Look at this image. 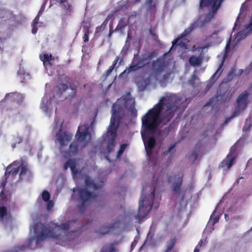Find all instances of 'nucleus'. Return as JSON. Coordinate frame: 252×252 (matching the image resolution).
Masks as SVG:
<instances>
[{
	"label": "nucleus",
	"instance_id": "obj_23",
	"mask_svg": "<svg viewBox=\"0 0 252 252\" xmlns=\"http://www.w3.org/2000/svg\"><path fill=\"white\" fill-rule=\"evenodd\" d=\"M142 136L143 138V141L146 148L153 149L155 146L156 141L153 136L144 137L143 132H142Z\"/></svg>",
	"mask_w": 252,
	"mask_h": 252
},
{
	"label": "nucleus",
	"instance_id": "obj_29",
	"mask_svg": "<svg viewBox=\"0 0 252 252\" xmlns=\"http://www.w3.org/2000/svg\"><path fill=\"white\" fill-rule=\"evenodd\" d=\"M189 62L191 66H198L201 63L202 58L200 57L192 56L189 58Z\"/></svg>",
	"mask_w": 252,
	"mask_h": 252
},
{
	"label": "nucleus",
	"instance_id": "obj_58",
	"mask_svg": "<svg viewBox=\"0 0 252 252\" xmlns=\"http://www.w3.org/2000/svg\"><path fill=\"white\" fill-rule=\"evenodd\" d=\"M41 107L45 111L47 112L48 107V106L46 104H44L43 102Z\"/></svg>",
	"mask_w": 252,
	"mask_h": 252
},
{
	"label": "nucleus",
	"instance_id": "obj_41",
	"mask_svg": "<svg viewBox=\"0 0 252 252\" xmlns=\"http://www.w3.org/2000/svg\"><path fill=\"white\" fill-rule=\"evenodd\" d=\"M127 146L126 144H123L121 145L120 148L117 153V158H120L123 155Z\"/></svg>",
	"mask_w": 252,
	"mask_h": 252
},
{
	"label": "nucleus",
	"instance_id": "obj_49",
	"mask_svg": "<svg viewBox=\"0 0 252 252\" xmlns=\"http://www.w3.org/2000/svg\"><path fill=\"white\" fill-rule=\"evenodd\" d=\"M206 0H200V7L203 8L204 7H206Z\"/></svg>",
	"mask_w": 252,
	"mask_h": 252
},
{
	"label": "nucleus",
	"instance_id": "obj_16",
	"mask_svg": "<svg viewBox=\"0 0 252 252\" xmlns=\"http://www.w3.org/2000/svg\"><path fill=\"white\" fill-rule=\"evenodd\" d=\"M57 88V93L59 94H62L63 92L68 90V89H70L71 90V94H69L68 96H66L65 97V98L67 97L72 98L74 97L77 93V90L75 88H72L70 86H69L64 83H60L56 87Z\"/></svg>",
	"mask_w": 252,
	"mask_h": 252
},
{
	"label": "nucleus",
	"instance_id": "obj_30",
	"mask_svg": "<svg viewBox=\"0 0 252 252\" xmlns=\"http://www.w3.org/2000/svg\"><path fill=\"white\" fill-rule=\"evenodd\" d=\"M223 65V61H222L220 64L219 67L218 68L215 73L211 77L210 81H212L213 83L216 81V80L220 77V76L221 74L222 71L221 68L222 67Z\"/></svg>",
	"mask_w": 252,
	"mask_h": 252
},
{
	"label": "nucleus",
	"instance_id": "obj_19",
	"mask_svg": "<svg viewBox=\"0 0 252 252\" xmlns=\"http://www.w3.org/2000/svg\"><path fill=\"white\" fill-rule=\"evenodd\" d=\"M252 33V24L248 23L245 26L244 29L239 31L236 35V38L241 40L245 38L249 34Z\"/></svg>",
	"mask_w": 252,
	"mask_h": 252
},
{
	"label": "nucleus",
	"instance_id": "obj_46",
	"mask_svg": "<svg viewBox=\"0 0 252 252\" xmlns=\"http://www.w3.org/2000/svg\"><path fill=\"white\" fill-rule=\"evenodd\" d=\"M203 49V48H202V47H196L195 45H194L192 47L191 51L192 52H194V51H196L200 52V51H202V50Z\"/></svg>",
	"mask_w": 252,
	"mask_h": 252
},
{
	"label": "nucleus",
	"instance_id": "obj_45",
	"mask_svg": "<svg viewBox=\"0 0 252 252\" xmlns=\"http://www.w3.org/2000/svg\"><path fill=\"white\" fill-rule=\"evenodd\" d=\"M170 75V72H166V73H165L162 76L161 82H164L166 80H167L169 78Z\"/></svg>",
	"mask_w": 252,
	"mask_h": 252
},
{
	"label": "nucleus",
	"instance_id": "obj_62",
	"mask_svg": "<svg viewBox=\"0 0 252 252\" xmlns=\"http://www.w3.org/2000/svg\"><path fill=\"white\" fill-rule=\"evenodd\" d=\"M199 248L198 246H196L193 252H199Z\"/></svg>",
	"mask_w": 252,
	"mask_h": 252
},
{
	"label": "nucleus",
	"instance_id": "obj_10",
	"mask_svg": "<svg viewBox=\"0 0 252 252\" xmlns=\"http://www.w3.org/2000/svg\"><path fill=\"white\" fill-rule=\"evenodd\" d=\"M129 38V35L127 36V39L126 41L125 46L123 48L121 53V55L118 56L115 60L113 61L112 65H111L109 68L106 70L103 74L104 78H107L112 73L114 68H118L124 62V56L127 54V51L129 48V43L128 42V38Z\"/></svg>",
	"mask_w": 252,
	"mask_h": 252
},
{
	"label": "nucleus",
	"instance_id": "obj_57",
	"mask_svg": "<svg viewBox=\"0 0 252 252\" xmlns=\"http://www.w3.org/2000/svg\"><path fill=\"white\" fill-rule=\"evenodd\" d=\"M114 30H113V27L112 26L110 25V30H109V33L108 34V37H110L113 33L114 32Z\"/></svg>",
	"mask_w": 252,
	"mask_h": 252
},
{
	"label": "nucleus",
	"instance_id": "obj_50",
	"mask_svg": "<svg viewBox=\"0 0 252 252\" xmlns=\"http://www.w3.org/2000/svg\"><path fill=\"white\" fill-rule=\"evenodd\" d=\"M246 125H249V126L248 128V129H249L252 126V121L251 119H249L248 118H247L246 119L245 126H246Z\"/></svg>",
	"mask_w": 252,
	"mask_h": 252
},
{
	"label": "nucleus",
	"instance_id": "obj_9",
	"mask_svg": "<svg viewBox=\"0 0 252 252\" xmlns=\"http://www.w3.org/2000/svg\"><path fill=\"white\" fill-rule=\"evenodd\" d=\"M34 230L37 233L38 230L40 229V233L36 235V244L40 241L45 240L47 238H52L58 239L60 237V234H56L54 230L49 228L46 227L43 223L41 222L36 223L34 226Z\"/></svg>",
	"mask_w": 252,
	"mask_h": 252
},
{
	"label": "nucleus",
	"instance_id": "obj_25",
	"mask_svg": "<svg viewBox=\"0 0 252 252\" xmlns=\"http://www.w3.org/2000/svg\"><path fill=\"white\" fill-rule=\"evenodd\" d=\"M129 18H121L114 31H120V32L123 31L124 30L125 27L127 26V25L129 23Z\"/></svg>",
	"mask_w": 252,
	"mask_h": 252
},
{
	"label": "nucleus",
	"instance_id": "obj_18",
	"mask_svg": "<svg viewBox=\"0 0 252 252\" xmlns=\"http://www.w3.org/2000/svg\"><path fill=\"white\" fill-rule=\"evenodd\" d=\"M165 67L164 63L159 59L153 61L152 62L151 69L156 74L161 73L164 70Z\"/></svg>",
	"mask_w": 252,
	"mask_h": 252
},
{
	"label": "nucleus",
	"instance_id": "obj_59",
	"mask_svg": "<svg viewBox=\"0 0 252 252\" xmlns=\"http://www.w3.org/2000/svg\"><path fill=\"white\" fill-rule=\"evenodd\" d=\"M146 151H147V155L149 156H150L152 154V150H153V149H147V148H146Z\"/></svg>",
	"mask_w": 252,
	"mask_h": 252
},
{
	"label": "nucleus",
	"instance_id": "obj_52",
	"mask_svg": "<svg viewBox=\"0 0 252 252\" xmlns=\"http://www.w3.org/2000/svg\"><path fill=\"white\" fill-rule=\"evenodd\" d=\"M4 189V188H3V189L1 191L0 193V198H1V199H4L6 198V195L3 191Z\"/></svg>",
	"mask_w": 252,
	"mask_h": 252
},
{
	"label": "nucleus",
	"instance_id": "obj_31",
	"mask_svg": "<svg viewBox=\"0 0 252 252\" xmlns=\"http://www.w3.org/2000/svg\"><path fill=\"white\" fill-rule=\"evenodd\" d=\"M156 228V226H153V225H152L150 227L149 231L147 234V239H146V241H145L143 245L141 247V248H142L145 245V244L147 243V241L149 239L150 240V241H152L153 240V237L155 235V231Z\"/></svg>",
	"mask_w": 252,
	"mask_h": 252
},
{
	"label": "nucleus",
	"instance_id": "obj_14",
	"mask_svg": "<svg viewBox=\"0 0 252 252\" xmlns=\"http://www.w3.org/2000/svg\"><path fill=\"white\" fill-rule=\"evenodd\" d=\"M88 136H90L88 126L84 125L79 126L75 135L76 141L78 142H84L86 140Z\"/></svg>",
	"mask_w": 252,
	"mask_h": 252
},
{
	"label": "nucleus",
	"instance_id": "obj_24",
	"mask_svg": "<svg viewBox=\"0 0 252 252\" xmlns=\"http://www.w3.org/2000/svg\"><path fill=\"white\" fill-rule=\"evenodd\" d=\"M56 1L59 3V5L62 10L66 13L71 11V5L68 2V0H56Z\"/></svg>",
	"mask_w": 252,
	"mask_h": 252
},
{
	"label": "nucleus",
	"instance_id": "obj_13",
	"mask_svg": "<svg viewBox=\"0 0 252 252\" xmlns=\"http://www.w3.org/2000/svg\"><path fill=\"white\" fill-rule=\"evenodd\" d=\"M24 99V96L22 94L17 92L6 94L4 98L0 101V105L5 102L10 103H16L18 104L21 103Z\"/></svg>",
	"mask_w": 252,
	"mask_h": 252
},
{
	"label": "nucleus",
	"instance_id": "obj_28",
	"mask_svg": "<svg viewBox=\"0 0 252 252\" xmlns=\"http://www.w3.org/2000/svg\"><path fill=\"white\" fill-rule=\"evenodd\" d=\"M203 146V142L200 140L197 142L194 147V150L192 152L191 157L193 158L194 160H196L197 159L198 156L200 152V149Z\"/></svg>",
	"mask_w": 252,
	"mask_h": 252
},
{
	"label": "nucleus",
	"instance_id": "obj_54",
	"mask_svg": "<svg viewBox=\"0 0 252 252\" xmlns=\"http://www.w3.org/2000/svg\"><path fill=\"white\" fill-rule=\"evenodd\" d=\"M15 142L17 143V144H19L20 143H21L23 141V138L21 137H17L15 139Z\"/></svg>",
	"mask_w": 252,
	"mask_h": 252
},
{
	"label": "nucleus",
	"instance_id": "obj_60",
	"mask_svg": "<svg viewBox=\"0 0 252 252\" xmlns=\"http://www.w3.org/2000/svg\"><path fill=\"white\" fill-rule=\"evenodd\" d=\"M219 32V31H214L213 32V33L211 35H210L208 37L209 38H213V36L214 35H217L218 34Z\"/></svg>",
	"mask_w": 252,
	"mask_h": 252
},
{
	"label": "nucleus",
	"instance_id": "obj_38",
	"mask_svg": "<svg viewBox=\"0 0 252 252\" xmlns=\"http://www.w3.org/2000/svg\"><path fill=\"white\" fill-rule=\"evenodd\" d=\"M74 221H75V220L68 221L65 223L61 224L60 226V227L63 230L67 231L69 229V226H70V224Z\"/></svg>",
	"mask_w": 252,
	"mask_h": 252
},
{
	"label": "nucleus",
	"instance_id": "obj_53",
	"mask_svg": "<svg viewBox=\"0 0 252 252\" xmlns=\"http://www.w3.org/2000/svg\"><path fill=\"white\" fill-rule=\"evenodd\" d=\"M150 32L154 40L157 41L158 39V36L156 33H154L152 30H150Z\"/></svg>",
	"mask_w": 252,
	"mask_h": 252
},
{
	"label": "nucleus",
	"instance_id": "obj_6",
	"mask_svg": "<svg viewBox=\"0 0 252 252\" xmlns=\"http://www.w3.org/2000/svg\"><path fill=\"white\" fill-rule=\"evenodd\" d=\"M74 192H77L76 198L78 202V208L81 211L85 210L94 200H95L97 195L94 192L89 191L86 188H74L72 189Z\"/></svg>",
	"mask_w": 252,
	"mask_h": 252
},
{
	"label": "nucleus",
	"instance_id": "obj_20",
	"mask_svg": "<svg viewBox=\"0 0 252 252\" xmlns=\"http://www.w3.org/2000/svg\"><path fill=\"white\" fill-rule=\"evenodd\" d=\"M84 182L87 187L93 189L94 190H99L102 189L103 186V182L102 181L96 184L89 177L85 179Z\"/></svg>",
	"mask_w": 252,
	"mask_h": 252
},
{
	"label": "nucleus",
	"instance_id": "obj_51",
	"mask_svg": "<svg viewBox=\"0 0 252 252\" xmlns=\"http://www.w3.org/2000/svg\"><path fill=\"white\" fill-rule=\"evenodd\" d=\"M61 78L63 79L65 82L68 83L69 80V77L65 75V74H63L61 76Z\"/></svg>",
	"mask_w": 252,
	"mask_h": 252
},
{
	"label": "nucleus",
	"instance_id": "obj_3",
	"mask_svg": "<svg viewBox=\"0 0 252 252\" xmlns=\"http://www.w3.org/2000/svg\"><path fill=\"white\" fill-rule=\"evenodd\" d=\"M146 188L145 186L143 187L141 198L139 201L138 212L135 216V219L139 221L148 215L152 207L158 208L160 200V196H158V194L157 196L156 195L155 186L151 188L152 191L148 197L144 195L143 192Z\"/></svg>",
	"mask_w": 252,
	"mask_h": 252
},
{
	"label": "nucleus",
	"instance_id": "obj_37",
	"mask_svg": "<svg viewBox=\"0 0 252 252\" xmlns=\"http://www.w3.org/2000/svg\"><path fill=\"white\" fill-rule=\"evenodd\" d=\"M112 139L108 142L107 149L109 153L112 152L114 150L115 140L116 138L111 137Z\"/></svg>",
	"mask_w": 252,
	"mask_h": 252
},
{
	"label": "nucleus",
	"instance_id": "obj_4",
	"mask_svg": "<svg viewBox=\"0 0 252 252\" xmlns=\"http://www.w3.org/2000/svg\"><path fill=\"white\" fill-rule=\"evenodd\" d=\"M73 135L67 131H62L60 130L56 134L57 140L60 144L59 150L63 156L67 158L71 156H75L79 152L78 142L73 141L70 143L68 149L66 147L72 140Z\"/></svg>",
	"mask_w": 252,
	"mask_h": 252
},
{
	"label": "nucleus",
	"instance_id": "obj_40",
	"mask_svg": "<svg viewBox=\"0 0 252 252\" xmlns=\"http://www.w3.org/2000/svg\"><path fill=\"white\" fill-rule=\"evenodd\" d=\"M42 198L44 201L47 202L50 200V194L47 190H44L42 193Z\"/></svg>",
	"mask_w": 252,
	"mask_h": 252
},
{
	"label": "nucleus",
	"instance_id": "obj_11",
	"mask_svg": "<svg viewBox=\"0 0 252 252\" xmlns=\"http://www.w3.org/2000/svg\"><path fill=\"white\" fill-rule=\"evenodd\" d=\"M20 171L19 180H22L23 176L25 175L28 171L27 167L23 164H21L18 167L15 168H12L11 165L7 166L5 172V180L1 182L2 188H5L7 178L10 175H11L12 178H14L19 173Z\"/></svg>",
	"mask_w": 252,
	"mask_h": 252
},
{
	"label": "nucleus",
	"instance_id": "obj_33",
	"mask_svg": "<svg viewBox=\"0 0 252 252\" xmlns=\"http://www.w3.org/2000/svg\"><path fill=\"white\" fill-rule=\"evenodd\" d=\"M115 244L112 243L102 247L100 252H116Z\"/></svg>",
	"mask_w": 252,
	"mask_h": 252
},
{
	"label": "nucleus",
	"instance_id": "obj_47",
	"mask_svg": "<svg viewBox=\"0 0 252 252\" xmlns=\"http://www.w3.org/2000/svg\"><path fill=\"white\" fill-rule=\"evenodd\" d=\"M108 22V18H106L105 20L103 21V22L102 23V24L100 25L101 27H102V30H104Z\"/></svg>",
	"mask_w": 252,
	"mask_h": 252
},
{
	"label": "nucleus",
	"instance_id": "obj_26",
	"mask_svg": "<svg viewBox=\"0 0 252 252\" xmlns=\"http://www.w3.org/2000/svg\"><path fill=\"white\" fill-rule=\"evenodd\" d=\"M83 32L84 35L83 36V40L84 42H87L89 41V34L90 33V24L87 22H83Z\"/></svg>",
	"mask_w": 252,
	"mask_h": 252
},
{
	"label": "nucleus",
	"instance_id": "obj_7",
	"mask_svg": "<svg viewBox=\"0 0 252 252\" xmlns=\"http://www.w3.org/2000/svg\"><path fill=\"white\" fill-rule=\"evenodd\" d=\"M252 88V84L247 90L242 92L237 97L234 109V116H238L242 114L251 103L250 99V91Z\"/></svg>",
	"mask_w": 252,
	"mask_h": 252
},
{
	"label": "nucleus",
	"instance_id": "obj_5",
	"mask_svg": "<svg viewBox=\"0 0 252 252\" xmlns=\"http://www.w3.org/2000/svg\"><path fill=\"white\" fill-rule=\"evenodd\" d=\"M158 53L155 50L152 52L146 51L142 53L140 57L137 54H134L131 64L128 67L126 68L122 73V74H129L144 68L149 63V62L146 63V62L156 57Z\"/></svg>",
	"mask_w": 252,
	"mask_h": 252
},
{
	"label": "nucleus",
	"instance_id": "obj_22",
	"mask_svg": "<svg viewBox=\"0 0 252 252\" xmlns=\"http://www.w3.org/2000/svg\"><path fill=\"white\" fill-rule=\"evenodd\" d=\"M185 31L182 33L181 37H178L177 39L174 40L172 41V46H175L176 45H179L182 48L184 49H187V45L186 44L187 42H184L183 40H186V39H184V37L188 35L189 33L185 35L184 34Z\"/></svg>",
	"mask_w": 252,
	"mask_h": 252
},
{
	"label": "nucleus",
	"instance_id": "obj_21",
	"mask_svg": "<svg viewBox=\"0 0 252 252\" xmlns=\"http://www.w3.org/2000/svg\"><path fill=\"white\" fill-rule=\"evenodd\" d=\"M68 167L71 169L73 175H76L78 173V170L76 168V162L74 159H68L63 165V169L66 170Z\"/></svg>",
	"mask_w": 252,
	"mask_h": 252
},
{
	"label": "nucleus",
	"instance_id": "obj_8",
	"mask_svg": "<svg viewBox=\"0 0 252 252\" xmlns=\"http://www.w3.org/2000/svg\"><path fill=\"white\" fill-rule=\"evenodd\" d=\"M224 0H214L212 6V14L208 15L203 21L198 20L190 25V26L185 30L184 34L187 35L190 33L195 28L202 27L209 23L213 18L214 14L220 7L222 2Z\"/></svg>",
	"mask_w": 252,
	"mask_h": 252
},
{
	"label": "nucleus",
	"instance_id": "obj_35",
	"mask_svg": "<svg viewBox=\"0 0 252 252\" xmlns=\"http://www.w3.org/2000/svg\"><path fill=\"white\" fill-rule=\"evenodd\" d=\"M52 57L51 55H49L48 54H44L43 55L40 56V58L43 62L44 64L47 62L50 65H52V63L50 62L52 60Z\"/></svg>",
	"mask_w": 252,
	"mask_h": 252
},
{
	"label": "nucleus",
	"instance_id": "obj_61",
	"mask_svg": "<svg viewBox=\"0 0 252 252\" xmlns=\"http://www.w3.org/2000/svg\"><path fill=\"white\" fill-rule=\"evenodd\" d=\"M203 240H200L199 241V242L196 246H198V247L200 248L201 247L202 245L203 244Z\"/></svg>",
	"mask_w": 252,
	"mask_h": 252
},
{
	"label": "nucleus",
	"instance_id": "obj_17",
	"mask_svg": "<svg viewBox=\"0 0 252 252\" xmlns=\"http://www.w3.org/2000/svg\"><path fill=\"white\" fill-rule=\"evenodd\" d=\"M232 95V94H230V92H228L226 91L221 95H217L214 97L211 98L209 102L207 103L205 105H209L213 103L214 101H218L219 99L221 101V102L223 103L228 102L230 101Z\"/></svg>",
	"mask_w": 252,
	"mask_h": 252
},
{
	"label": "nucleus",
	"instance_id": "obj_36",
	"mask_svg": "<svg viewBox=\"0 0 252 252\" xmlns=\"http://www.w3.org/2000/svg\"><path fill=\"white\" fill-rule=\"evenodd\" d=\"M176 244V239L173 238L171 239L170 242L168 243L167 248L164 252H170L175 247Z\"/></svg>",
	"mask_w": 252,
	"mask_h": 252
},
{
	"label": "nucleus",
	"instance_id": "obj_15",
	"mask_svg": "<svg viewBox=\"0 0 252 252\" xmlns=\"http://www.w3.org/2000/svg\"><path fill=\"white\" fill-rule=\"evenodd\" d=\"M234 153L235 152V149L232 146L230 149V154L227 155V156L220 162L219 167L221 168L226 167L227 169H229L233 165L234 162L235 161V157L234 156L233 157H231V154H232V152Z\"/></svg>",
	"mask_w": 252,
	"mask_h": 252
},
{
	"label": "nucleus",
	"instance_id": "obj_42",
	"mask_svg": "<svg viewBox=\"0 0 252 252\" xmlns=\"http://www.w3.org/2000/svg\"><path fill=\"white\" fill-rule=\"evenodd\" d=\"M175 146H176L175 143L173 145H170V147L168 148V149L167 150H166L163 152L162 155H163V156L167 155L168 153L171 152L174 149Z\"/></svg>",
	"mask_w": 252,
	"mask_h": 252
},
{
	"label": "nucleus",
	"instance_id": "obj_39",
	"mask_svg": "<svg viewBox=\"0 0 252 252\" xmlns=\"http://www.w3.org/2000/svg\"><path fill=\"white\" fill-rule=\"evenodd\" d=\"M7 215V209L5 207H0V220H2Z\"/></svg>",
	"mask_w": 252,
	"mask_h": 252
},
{
	"label": "nucleus",
	"instance_id": "obj_48",
	"mask_svg": "<svg viewBox=\"0 0 252 252\" xmlns=\"http://www.w3.org/2000/svg\"><path fill=\"white\" fill-rule=\"evenodd\" d=\"M234 111L233 112V113H232V115L230 117L227 118H226L225 119L224 123V124H227V123H228L230 121L231 119L234 118V117H236V116H234Z\"/></svg>",
	"mask_w": 252,
	"mask_h": 252
},
{
	"label": "nucleus",
	"instance_id": "obj_2",
	"mask_svg": "<svg viewBox=\"0 0 252 252\" xmlns=\"http://www.w3.org/2000/svg\"><path fill=\"white\" fill-rule=\"evenodd\" d=\"M126 109L130 112L131 116L133 117L137 116L135 101L130 97H124L119 98L113 104L110 125L109 128L107 130L108 135H110L111 137H116L117 129L119 121L124 117L125 111Z\"/></svg>",
	"mask_w": 252,
	"mask_h": 252
},
{
	"label": "nucleus",
	"instance_id": "obj_32",
	"mask_svg": "<svg viewBox=\"0 0 252 252\" xmlns=\"http://www.w3.org/2000/svg\"><path fill=\"white\" fill-rule=\"evenodd\" d=\"M146 4L148 6V11L154 14L156 11V4L153 3V0H147Z\"/></svg>",
	"mask_w": 252,
	"mask_h": 252
},
{
	"label": "nucleus",
	"instance_id": "obj_63",
	"mask_svg": "<svg viewBox=\"0 0 252 252\" xmlns=\"http://www.w3.org/2000/svg\"><path fill=\"white\" fill-rule=\"evenodd\" d=\"M16 144L17 143L16 142H15L14 143H13L11 144V147L12 148H15L16 147Z\"/></svg>",
	"mask_w": 252,
	"mask_h": 252
},
{
	"label": "nucleus",
	"instance_id": "obj_12",
	"mask_svg": "<svg viewBox=\"0 0 252 252\" xmlns=\"http://www.w3.org/2000/svg\"><path fill=\"white\" fill-rule=\"evenodd\" d=\"M183 177V172H179L177 174H175L173 176H169L167 178L169 183L173 182V191L178 193L179 195L181 193Z\"/></svg>",
	"mask_w": 252,
	"mask_h": 252
},
{
	"label": "nucleus",
	"instance_id": "obj_43",
	"mask_svg": "<svg viewBox=\"0 0 252 252\" xmlns=\"http://www.w3.org/2000/svg\"><path fill=\"white\" fill-rule=\"evenodd\" d=\"M46 3H47V0L45 1L42 3V4L40 8V10H39L38 13V16H41L42 14L43 11H44Z\"/></svg>",
	"mask_w": 252,
	"mask_h": 252
},
{
	"label": "nucleus",
	"instance_id": "obj_64",
	"mask_svg": "<svg viewBox=\"0 0 252 252\" xmlns=\"http://www.w3.org/2000/svg\"><path fill=\"white\" fill-rule=\"evenodd\" d=\"M249 23L252 24V16H251Z\"/></svg>",
	"mask_w": 252,
	"mask_h": 252
},
{
	"label": "nucleus",
	"instance_id": "obj_27",
	"mask_svg": "<svg viewBox=\"0 0 252 252\" xmlns=\"http://www.w3.org/2000/svg\"><path fill=\"white\" fill-rule=\"evenodd\" d=\"M116 223L117 222H115L114 224H110L109 225L105 224L100 227L98 231V232L102 234H107L115 227Z\"/></svg>",
	"mask_w": 252,
	"mask_h": 252
},
{
	"label": "nucleus",
	"instance_id": "obj_55",
	"mask_svg": "<svg viewBox=\"0 0 252 252\" xmlns=\"http://www.w3.org/2000/svg\"><path fill=\"white\" fill-rule=\"evenodd\" d=\"M214 0H206V7H208L212 5Z\"/></svg>",
	"mask_w": 252,
	"mask_h": 252
},
{
	"label": "nucleus",
	"instance_id": "obj_34",
	"mask_svg": "<svg viewBox=\"0 0 252 252\" xmlns=\"http://www.w3.org/2000/svg\"><path fill=\"white\" fill-rule=\"evenodd\" d=\"M40 16H38V14H37L33 21V23L32 24V32L33 34H35L37 32L38 30L37 26L39 23Z\"/></svg>",
	"mask_w": 252,
	"mask_h": 252
},
{
	"label": "nucleus",
	"instance_id": "obj_56",
	"mask_svg": "<svg viewBox=\"0 0 252 252\" xmlns=\"http://www.w3.org/2000/svg\"><path fill=\"white\" fill-rule=\"evenodd\" d=\"M103 30H102V27H101V26H98L95 29V33H99Z\"/></svg>",
	"mask_w": 252,
	"mask_h": 252
},
{
	"label": "nucleus",
	"instance_id": "obj_1",
	"mask_svg": "<svg viewBox=\"0 0 252 252\" xmlns=\"http://www.w3.org/2000/svg\"><path fill=\"white\" fill-rule=\"evenodd\" d=\"M178 100L175 94L161 98L142 118V127L145 133H155L162 123L166 124L175 115Z\"/></svg>",
	"mask_w": 252,
	"mask_h": 252
},
{
	"label": "nucleus",
	"instance_id": "obj_44",
	"mask_svg": "<svg viewBox=\"0 0 252 252\" xmlns=\"http://www.w3.org/2000/svg\"><path fill=\"white\" fill-rule=\"evenodd\" d=\"M54 206V202L52 200H49L47 201V210L48 211H50L51 210Z\"/></svg>",
	"mask_w": 252,
	"mask_h": 252
}]
</instances>
